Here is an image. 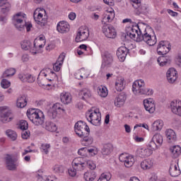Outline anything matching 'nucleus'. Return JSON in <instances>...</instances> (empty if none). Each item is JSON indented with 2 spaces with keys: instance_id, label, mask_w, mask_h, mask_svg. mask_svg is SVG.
Wrapping results in <instances>:
<instances>
[{
  "instance_id": "nucleus-1",
  "label": "nucleus",
  "mask_w": 181,
  "mask_h": 181,
  "mask_svg": "<svg viewBox=\"0 0 181 181\" xmlns=\"http://www.w3.org/2000/svg\"><path fill=\"white\" fill-rule=\"evenodd\" d=\"M74 129L76 135L79 136V138H83V142L85 146H88V145H91L93 142V137L90 136V127L84 123L83 121H78L75 124Z\"/></svg>"
},
{
  "instance_id": "nucleus-2",
  "label": "nucleus",
  "mask_w": 181,
  "mask_h": 181,
  "mask_svg": "<svg viewBox=\"0 0 181 181\" xmlns=\"http://www.w3.org/2000/svg\"><path fill=\"white\" fill-rule=\"evenodd\" d=\"M140 36L138 42H145L148 46H155L158 42L156 35L153 33V30L145 25H140Z\"/></svg>"
},
{
  "instance_id": "nucleus-3",
  "label": "nucleus",
  "mask_w": 181,
  "mask_h": 181,
  "mask_svg": "<svg viewBox=\"0 0 181 181\" xmlns=\"http://www.w3.org/2000/svg\"><path fill=\"white\" fill-rule=\"evenodd\" d=\"M25 16L26 15L22 13V12L17 13L13 16L12 22L17 30L22 32L25 30V28L27 32H30V28H32V23L24 21Z\"/></svg>"
},
{
  "instance_id": "nucleus-4",
  "label": "nucleus",
  "mask_w": 181,
  "mask_h": 181,
  "mask_svg": "<svg viewBox=\"0 0 181 181\" xmlns=\"http://www.w3.org/2000/svg\"><path fill=\"white\" fill-rule=\"evenodd\" d=\"M27 117L37 127L45 124V114L39 109H28L27 110Z\"/></svg>"
},
{
  "instance_id": "nucleus-5",
  "label": "nucleus",
  "mask_w": 181,
  "mask_h": 181,
  "mask_svg": "<svg viewBox=\"0 0 181 181\" xmlns=\"http://www.w3.org/2000/svg\"><path fill=\"white\" fill-rule=\"evenodd\" d=\"M87 119L90 124L95 125V127H99L101 124V112L98 109H94L92 107L86 113Z\"/></svg>"
},
{
  "instance_id": "nucleus-6",
  "label": "nucleus",
  "mask_w": 181,
  "mask_h": 181,
  "mask_svg": "<svg viewBox=\"0 0 181 181\" xmlns=\"http://www.w3.org/2000/svg\"><path fill=\"white\" fill-rule=\"evenodd\" d=\"M62 111L64 113L66 112V110L63 108V105L57 103L52 105V107L49 108V110L47 112L48 116L52 119H56L59 114L62 113Z\"/></svg>"
},
{
  "instance_id": "nucleus-7",
  "label": "nucleus",
  "mask_w": 181,
  "mask_h": 181,
  "mask_svg": "<svg viewBox=\"0 0 181 181\" xmlns=\"http://www.w3.org/2000/svg\"><path fill=\"white\" fill-rule=\"evenodd\" d=\"M13 119L12 117V112L9 110V107L7 106L0 107V121L3 124H7V122H11Z\"/></svg>"
},
{
  "instance_id": "nucleus-8",
  "label": "nucleus",
  "mask_w": 181,
  "mask_h": 181,
  "mask_svg": "<svg viewBox=\"0 0 181 181\" xmlns=\"http://www.w3.org/2000/svg\"><path fill=\"white\" fill-rule=\"evenodd\" d=\"M102 23L104 24L102 28L103 32L106 37H108L109 39H115V37H117V31H115L114 26L110 24H105L104 21H103Z\"/></svg>"
},
{
  "instance_id": "nucleus-9",
  "label": "nucleus",
  "mask_w": 181,
  "mask_h": 181,
  "mask_svg": "<svg viewBox=\"0 0 181 181\" xmlns=\"http://www.w3.org/2000/svg\"><path fill=\"white\" fill-rule=\"evenodd\" d=\"M170 42L166 40H162L158 43L157 47V53L161 56H165V54H168L169 52H170Z\"/></svg>"
},
{
  "instance_id": "nucleus-10",
  "label": "nucleus",
  "mask_w": 181,
  "mask_h": 181,
  "mask_svg": "<svg viewBox=\"0 0 181 181\" xmlns=\"http://www.w3.org/2000/svg\"><path fill=\"white\" fill-rule=\"evenodd\" d=\"M37 15V17H36ZM34 19L37 25L40 26H45V24L47 22V16H46V11L45 9H41V12L37 13V11L34 12Z\"/></svg>"
},
{
  "instance_id": "nucleus-11",
  "label": "nucleus",
  "mask_w": 181,
  "mask_h": 181,
  "mask_svg": "<svg viewBox=\"0 0 181 181\" xmlns=\"http://www.w3.org/2000/svg\"><path fill=\"white\" fill-rule=\"evenodd\" d=\"M119 160L124 163L126 168H131L135 163V158H134L133 156H129L127 153H122L119 156Z\"/></svg>"
},
{
  "instance_id": "nucleus-12",
  "label": "nucleus",
  "mask_w": 181,
  "mask_h": 181,
  "mask_svg": "<svg viewBox=\"0 0 181 181\" xmlns=\"http://www.w3.org/2000/svg\"><path fill=\"white\" fill-rule=\"evenodd\" d=\"M72 168L77 170H84L86 168V160L83 157H77L72 161Z\"/></svg>"
},
{
  "instance_id": "nucleus-13",
  "label": "nucleus",
  "mask_w": 181,
  "mask_h": 181,
  "mask_svg": "<svg viewBox=\"0 0 181 181\" xmlns=\"http://www.w3.org/2000/svg\"><path fill=\"white\" fill-rule=\"evenodd\" d=\"M127 93L121 92L119 93L115 99V105L118 108H121V107H124L125 104V101H127Z\"/></svg>"
},
{
  "instance_id": "nucleus-14",
  "label": "nucleus",
  "mask_w": 181,
  "mask_h": 181,
  "mask_svg": "<svg viewBox=\"0 0 181 181\" xmlns=\"http://www.w3.org/2000/svg\"><path fill=\"white\" fill-rule=\"evenodd\" d=\"M88 36H90V31H88V29L82 30V28H80L78 31L75 40L77 42H84V40H87V39H88Z\"/></svg>"
},
{
  "instance_id": "nucleus-15",
  "label": "nucleus",
  "mask_w": 181,
  "mask_h": 181,
  "mask_svg": "<svg viewBox=\"0 0 181 181\" xmlns=\"http://www.w3.org/2000/svg\"><path fill=\"white\" fill-rule=\"evenodd\" d=\"M172 112L181 117V100H174L170 103Z\"/></svg>"
},
{
  "instance_id": "nucleus-16",
  "label": "nucleus",
  "mask_w": 181,
  "mask_h": 181,
  "mask_svg": "<svg viewBox=\"0 0 181 181\" xmlns=\"http://www.w3.org/2000/svg\"><path fill=\"white\" fill-rule=\"evenodd\" d=\"M103 62L102 64V67H110L114 62V58L112 54L108 52H105L103 56Z\"/></svg>"
},
{
  "instance_id": "nucleus-17",
  "label": "nucleus",
  "mask_w": 181,
  "mask_h": 181,
  "mask_svg": "<svg viewBox=\"0 0 181 181\" xmlns=\"http://www.w3.org/2000/svg\"><path fill=\"white\" fill-rule=\"evenodd\" d=\"M168 83L173 84L177 80V71L174 68L169 69L166 74Z\"/></svg>"
},
{
  "instance_id": "nucleus-18",
  "label": "nucleus",
  "mask_w": 181,
  "mask_h": 181,
  "mask_svg": "<svg viewBox=\"0 0 181 181\" xmlns=\"http://www.w3.org/2000/svg\"><path fill=\"white\" fill-rule=\"evenodd\" d=\"M4 160L8 170H16L17 165L15 164V160L12 158V156L7 154Z\"/></svg>"
},
{
  "instance_id": "nucleus-19",
  "label": "nucleus",
  "mask_w": 181,
  "mask_h": 181,
  "mask_svg": "<svg viewBox=\"0 0 181 181\" xmlns=\"http://www.w3.org/2000/svg\"><path fill=\"white\" fill-rule=\"evenodd\" d=\"M133 7L136 9V15H138L139 16H142V15L145 16L148 15V6H146V4H141L140 3L139 6L133 5Z\"/></svg>"
},
{
  "instance_id": "nucleus-20",
  "label": "nucleus",
  "mask_w": 181,
  "mask_h": 181,
  "mask_svg": "<svg viewBox=\"0 0 181 181\" xmlns=\"http://www.w3.org/2000/svg\"><path fill=\"white\" fill-rule=\"evenodd\" d=\"M57 30L59 33H67L70 30V25L66 21H60L57 25Z\"/></svg>"
},
{
  "instance_id": "nucleus-21",
  "label": "nucleus",
  "mask_w": 181,
  "mask_h": 181,
  "mask_svg": "<svg viewBox=\"0 0 181 181\" xmlns=\"http://www.w3.org/2000/svg\"><path fill=\"white\" fill-rule=\"evenodd\" d=\"M129 49L127 47H120L117 51V56L120 62H124L127 59V55Z\"/></svg>"
},
{
  "instance_id": "nucleus-22",
  "label": "nucleus",
  "mask_w": 181,
  "mask_h": 181,
  "mask_svg": "<svg viewBox=\"0 0 181 181\" xmlns=\"http://www.w3.org/2000/svg\"><path fill=\"white\" fill-rule=\"evenodd\" d=\"M137 156H139V158H148L153 153L152 152V149H149V148H138L136 151Z\"/></svg>"
},
{
  "instance_id": "nucleus-23",
  "label": "nucleus",
  "mask_w": 181,
  "mask_h": 181,
  "mask_svg": "<svg viewBox=\"0 0 181 181\" xmlns=\"http://www.w3.org/2000/svg\"><path fill=\"white\" fill-rule=\"evenodd\" d=\"M144 105L146 111H148L150 114L155 112V103L152 102V99H145L144 100Z\"/></svg>"
},
{
  "instance_id": "nucleus-24",
  "label": "nucleus",
  "mask_w": 181,
  "mask_h": 181,
  "mask_svg": "<svg viewBox=\"0 0 181 181\" xmlns=\"http://www.w3.org/2000/svg\"><path fill=\"white\" fill-rule=\"evenodd\" d=\"M132 91L135 95H152L153 94V90L145 88V86Z\"/></svg>"
},
{
  "instance_id": "nucleus-25",
  "label": "nucleus",
  "mask_w": 181,
  "mask_h": 181,
  "mask_svg": "<svg viewBox=\"0 0 181 181\" xmlns=\"http://www.w3.org/2000/svg\"><path fill=\"white\" fill-rule=\"evenodd\" d=\"M169 173L173 177H177L181 173L179 165L176 163H172L170 165Z\"/></svg>"
},
{
  "instance_id": "nucleus-26",
  "label": "nucleus",
  "mask_w": 181,
  "mask_h": 181,
  "mask_svg": "<svg viewBox=\"0 0 181 181\" xmlns=\"http://www.w3.org/2000/svg\"><path fill=\"white\" fill-rule=\"evenodd\" d=\"M165 136L168 144H175L177 141V137L176 136V133L173 129H168L165 132Z\"/></svg>"
},
{
  "instance_id": "nucleus-27",
  "label": "nucleus",
  "mask_w": 181,
  "mask_h": 181,
  "mask_svg": "<svg viewBox=\"0 0 181 181\" xmlns=\"http://www.w3.org/2000/svg\"><path fill=\"white\" fill-rule=\"evenodd\" d=\"M42 127L49 132H56L57 131V126H56V124L49 120L46 121Z\"/></svg>"
},
{
  "instance_id": "nucleus-28",
  "label": "nucleus",
  "mask_w": 181,
  "mask_h": 181,
  "mask_svg": "<svg viewBox=\"0 0 181 181\" xmlns=\"http://www.w3.org/2000/svg\"><path fill=\"white\" fill-rule=\"evenodd\" d=\"M141 26H146V24H137L136 26L132 28L131 31L127 32V33H133L136 35V42H138V37L141 36Z\"/></svg>"
},
{
  "instance_id": "nucleus-29",
  "label": "nucleus",
  "mask_w": 181,
  "mask_h": 181,
  "mask_svg": "<svg viewBox=\"0 0 181 181\" xmlns=\"http://www.w3.org/2000/svg\"><path fill=\"white\" fill-rule=\"evenodd\" d=\"M78 95L81 98V100L87 101L88 98H91V91H90L88 88H83L79 91Z\"/></svg>"
},
{
  "instance_id": "nucleus-30",
  "label": "nucleus",
  "mask_w": 181,
  "mask_h": 181,
  "mask_svg": "<svg viewBox=\"0 0 181 181\" xmlns=\"http://www.w3.org/2000/svg\"><path fill=\"white\" fill-rule=\"evenodd\" d=\"M60 100L63 104H70L71 103V95L67 92H63L60 95Z\"/></svg>"
},
{
  "instance_id": "nucleus-31",
  "label": "nucleus",
  "mask_w": 181,
  "mask_h": 181,
  "mask_svg": "<svg viewBox=\"0 0 181 181\" xmlns=\"http://www.w3.org/2000/svg\"><path fill=\"white\" fill-rule=\"evenodd\" d=\"M114 146L112 144H105L101 150V153L104 156L110 155V153L112 152Z\"/></svg>"
},
{
  "instance_id": "nucleus-32",
  "label": "nucleus",
  "mask_w": 181,
  "mask_h": 181,
  "mask_svg": "<svg viewBox=\"0 0 181 181\" xmlns=\"http://www.w3.org/2000/svg\"><path fill=\"white\" fill-rule=\"evenodd\" d=\"M157 62L161 67L163 66H168V64H170V59L168 57L161 56L159 57L157 59Z\"/></svg>"
},
{
  "instance_id": "nucleus-33",
  "label": "nucleus",
  "mask_w": 181,
  "mask_h": 181,
  "mask_svg": "<svg viewBox=\"0 0 181 181\" xmlns=\"http://www.w3.org/2000/svg\"><path fill=\"white\" fill-rule=\"evenodd\" d=\"M153 166V160L148 158L144 160H143L141 163V169H144V170H146L148 169H151Z\"/></svg>"
},
{
  "instance_id": "nucleus-34",
  "label": "nucleus",
  "mask_w": 181,
  "mask_h": 181,
  "mask_svg": "<svg viewBox=\"0 0 181 181\" xmlns=\"http://www.w3.org/2000/svg\"><path fill=\"white\" fill-rule=\"evenodd\" d=\"M170 151L172 153L173 158H179L181 153V147L180 146H173L170 148Z\"/></svg>"
},
{
  "instance_id": "nucleus-35",
  "label": "nucleus",
  "mask_w": 181,
  "mask_h": 181,
  "mask_svg": "<svg viewBox=\"0 0 181 181\" xmlns=\"http://www.w3.org/2000/svg\"><path fill=\"white\" fill-rule=\"evenodd\" d=\"M16 105L18 108H25V106L28 105V100H26V96L23 95L21 97H19L17 99Z\"/></svg>"
},
{
  "instance_id": "nucleus-36",
  "label": "nucleus",
  "mask_w": 181,
  "mask_h": 181,
  "mask_svg": "<svg viewBox=\"0 0 181 181\" xmlns=\"http://www.w3.org/2000/svg\"><path fill=\"white\" fill-rule=\"evenodd\" d=\"M115 88L117 91H122L125 88V79L120 78L115 83Z\"/></svg>"
},
{
  "instance_id": "nucleus-37",
  "label": "nucleus",
  "mask_w": 181,
  "mask_h": 181,
  "mask_svg": "<svg viewBox=\"0 0 181 181\" xmlns=\"http://www.w3.org/2000/svg\"><path fill=\"white\" fill-rule=\"evenodd\" d=\"M143 87H145V81L142 79L137 80L132 85V91L139 90L140 88H143Z\"/></svg>"
},
{
  "instance_id": "nucleus-38",
  "label": "nucleus",
  "mask_w": 181,
  "mask_h": 181,
  "mask_svg": "<svg viewBox=\"0 0 181 181\" xmlns=\"http://www.w3.org/2000/svg\"><path fill=\"white\" fill-rule=\"evenodd\" d=\"M163 128V121L156 120L155 121L151 126L152 131H160Z\"/></svg>"
},
{
  "instance_id": "nucleus-39",
  "label": "nucleus",
  "mask_w": 181,
  "mask_h": 181,
  "mask_svg": "<svg viewBox=\"0 0 181 181\" xmlns=\"http://www.w3.org/2000/svg\"><path fill=\"white\" fill-rule=\"evenodd\" d=\"M64 61V56L60 55L57 59V63L53 65L54 71H60V66H62L63 62Z\"/></svg>"
},
{
  "instance_id": "nucleus-40",
  "label": "nucleus",
  "mask_w": 181,
  "mask_h": 181,
  "mask_svg": "<svg viewBox=\"0 0 181 181\" xmlns=\"http://www.w3.org/2000/svg\"><path fill=\"white\" fill-rule=\"evenodd\" d=\"M95 177H97V175H95V172L94 171L85 173L83 175V179L86 181H93Z\"/></svg>"
},
{
  "instance_id": "nucleus-41",
  "label": "nucleus",
  "mask_w": 181,
  "mask_h": 181,
  "mask_svg": "<svg viewBox=\"0 0 181 181\" xmlns=\"http://www.w3.org/2000/svg\"><path fill=\"white\" fill-rule=\"evenodd\" d=\"M16 73V70L13 68H10L6 69L2 74V78H6V77H12V76H15Z\"/></svg>"
},
{
  "instance_id": "nucleus-42",
  "label": "nucleus",
  "mask_w": 181,
  "mask_h": 181,
  "mask_svg": "<svg viewBox=\"0 0 181 181\" xmlns=\"http://www.w3.org/2000/svg\"><path fill=\"white\" fill-rule=\"evenodd\" d=\"M1 13H8L9 11H11V8H12V6L9 2H5L4 1V4L1 6Z\"/></svg>"
},
{
  "instance_id": "nucleus-43",
  "label": "nucleus",
  "mask_w": 181,
  "mask_h": 181,
  "mask_svg": "<svg viewBox=\"0 0 181 181\" xmlns=\"http://www.w3.org/2000/svg\"><path fill=\"white\" fill-rule=\"evenodd\" d=\"M152 139L153 141H155L158 146L160 147L162 146V144H163V137L159 134H156L153 136Z\"/></svg>"
},
{
  "instance_id": "nucleus-44",
  "label": "nucleus",
  "mask_w": 181,
  "mask_h": 181,
  "mask_svg": "<svg viewBox=\"0 0 181 181\" xmlns=\"http://www.w3.org/2000/svg\"><path fill=\"white\" fill-rule=\"evenodd\" d=\"M98 93L100 97L105 98L108 95V92L107 91V88L105 86H100L98 88Z\"/></svg>"
},
{
  "instance_id": "nucleus-45",
  "label": "nucleus",
  "mask_w": 181,
  "mask_h": 181,
  "mask_svg": "<svg viewBox=\"0 0 181 181\" xmlns=\"http://www.w3.org/2000/svg\"><path fill=\"white\" fill-rule=\"evenodd\" d=\"M6 134L7 135V136H8V138H10V139H11V141H16L17 138H18V134H16V132L13 130L11 129H8L6 131Z\"/></svg>"
},
{
  "instance_id": "nucleus-46",
  "label": "nucleus",
  "mask_w": 181,
  "mask_h": 181,
  "mask_svg": "<svg viewBox=\"0 0 181 181\" xmlns=\"http://www.w3.org/2000/svg\"><path fill=\"white\" fill-rule=\"evenodd\" d=\"M147 148L152 150V152L153 153V151H156L158 148H160L155 141L152 139L151 141L147 145Z\"/></svg>"
},
{
  "instance_id": "nucleus-47",
  "label": "nucleus",
  "mask_w": 181,
  "mask_h": 181,
  "mask_svg": "<svg viewBox=\"0 0 181 181\" xmlns=\"http://www.w3.org/2000/svg\"><path fill=\"white\" fill-rule=\"evenodd\" d=\"M18 128L21 129V131H26L28 128H29V124L26 120H21L19 122Z\"/></svg>"
},
{
  "instance_id": "nucleus-48",
  "label": "nucleus",
  "mask_w": 181,
  "mask_h": 181,
  "mask_svg": "<svg viewBox=\"0 0 181 181\" xmlns=\"http://www.w3.org/2000/svg\"><path fill=\"white\" fill-rule=\"evenodd\" d=\"M34 47L35 49H39L40 50V49L45 47V43L40 42V40H37V38H36L34 40Z\"/></svg>"
},
{
  "instance_id": "nucleus-49",
  "label": "nucleus",
  "mask_w": 181,
  "mask_h": 181,
  "mask_svg": "<svg viewBox=\"0 0 181 181\" xmlns=\"http://www.w3.org/2000/svg\"><path fill=\"white\" fill-rule=\"evenodd\" d=\"M21 46L23 50H29V49H30V42L28 40L22 41Z\"/></svg>"
},
{
  "instance_id": "nucleus-50",
  "label": "nucleus",
  "mask_w": 181,
  "mask_h": 181,
  "mask_svg": "<svg viewBox=\"0 0 181 181\" xmlns=\"http://www.w3.org/2000/svg\"><path fill=\"white\" fill-rule=\"evenodd\" d=\"M87 151L91 156H95L98 153V150L95 147H87Z\"/></svg>"
},
{
  "instance_id": "nucleus-51",
  "label": "nucleus",
  "mask_w": 181,
  "mask_h": 181,
  "mask_svg": "<svg viewBox=\"0 0 181 181\" xmlns=\"http://www.w3.org/2000/svg\"><path fill=\"white\" fill-rule=\"evenodd\" d=\"M42 152H45V155L49 153V150L50 149V144H42L40 148Z\"/></svg>"
},
{
  "instance_id": "nucleus-52",
  "label": "nucleus",
  "mask_w": 181,
  "mask_h": 181,
  "mask_svg": "<svg viewBox=\"0 0 181 181\" xmlns=\"http://www.w3.org/2000/svg\"><path fill=\"white\" fill-rule=\"evenodd\" d=\"M87 147H83L78 149V154L81 156H87Z\"/></svg>"
},
{
  "instance_id": "nucleus-53",
  "label": "nucleus",
  "mask_w": 181,
  "mask_h": 181,
  "mask_svg": "<svg viewBox=\"0 0 181 181\" xmlns=\"http://www.w3.org/2000/svg\"><path fill=\"white\" fill-rule=\"evenodd\" d=\"M2 88H9L11 87V82L6 79H3L1 83Z\"/></svg>"
},
{
  "instance_id": "nucleus-54",
  "label": "nucleus",
  "mask_w": 181,
  "mask_h": 181,
  "mask_svg": "<svg viewBox=\"0 0 181 181\" xmlns=\"http://www.w3.org/2000/svg\"><path fill=\"white\" fill-rule=\"evenodd\" d=\"M54 170L57 173H63V172H64V168L62 165H55Z\"/></svg>"
},
{
  "instance_id": "nucleus-55",
  "label": "nucleus",
  "mask_w": 181,
  "mask_h": 181,
  "mask_svg": "<svg viewBox=\"0 0 181 181\" xmlns=\"http://www.w3.org/2000/svg\"><path fill=\"white\" fill-rule=\"evenodd\" d=\"M21 136L23 139H28V138L30 136V132L29 130H23Z\"/></svg>"
},
{
  "instance_id": "nucleus-56",
  "label": "nucleus",
  "mask_w": 181,
  "mask_h": 181,
  "mask_svg": "<svg viewBox=\"0 0 181 181\" xmlns=\"http://www.w3.org/2000/svg\"><path fill=\"white\" fill-rule=\"evenodd\" d=\"M36 78L30 74H27V83H35Z\"/></svg>"
},
{
  "instance_id": "nucleus-57",
  "label": "nucleus",
  "mask_w": 181,
  "mask_h": 181,
  "mask_svg": "<svg viewBox=\"0 0 181 181\" xmlns=\"http://www.w3.org/2000/svg\"><path fill=\"white\" fill-rule=\"evenodd\" d=\"M111 179L110 176H107L105 174H102L98 181H108Z\"/></svg>"
},
{
  "instance_id": "nucleus-58",
  "label": "nucleus",
  "mask_w": 181,
  "mask_h": 181,
  "mask_svg": "<svg viewBox=\"0 0 181 181\" xmlns=\"http://www.w3.org/2000/svg\"><path fill=\"white\" fill-rule=\"evenodd\" d=\"M69 176H71L72 177H74L76 175H77V170L74 168V167H72V168L69 169L68 170Z\"/></svg>"
},
{
  "instance_id": "nucleus-59",
  "label": "nucleus",
  "mask_w": 181,
  "mask_h": 181,
  "mask_svg": "<svg viewBox=\"0 0 181 181\" xmlns=\"http://www.w3.org/2000/svg\"><path fill=\"white\" fill-rule=\"evenodd\" d=\"M18 78L23 83L27 81V74H18Z\"/></svg>"
},
{
  "instance_id": "nucleus-60",
  "label": "nucleus",
  "mask_w": 181,
  "mask_h": 181,
  "mask_svg": "<svg viewBox=\"0 0 181 181\" xmlns=\"http://www.w3.org/2000/svg\"><path fill=\"white\" fill-rule=\"evenodd\" d=\"M86 165L88 166V168H89V169H90L91 170H94V169H95L96 165L94 163H93V161H88L86 163Z\"/></svg>"
},
{
  "instance_id": "nucleus-61",
  "label": "nucleus",
  "mask_w": 181,
  "mask_h": 181,
  "mask_svg": "<svg viewBox=\"0 0 181 181\" xmlns=\"http://www.w3.org/2000/svg\"><path fill=\"white\" fill-rule=\"evenodd\" d=\"M77 15L76 14V13L74 12H71L68 18L69 19H70V21H74V19H76Z\"/></svg>"
},
{
  "instance_id": "nucleus-62",
  "label": "nucleus",
  "mask_w": 181,
  "mask_h": 181,
  "mask_svg": "<svg viewBox=\"0 0 181 181\" xmlns=\"http://www.w3.org/2000/svg\"><path fill=\"white\" fill-rule=\"evenodd\" d=\"M103 2L106 4V5L114 6V0H103Z\"/></svg>"
},
{
  "instance_id": "nucleus-63",
  "label": "nucleus",
  "mask_w": 181,
  "mask_h": 181,
  "mask_svg": "<svg viewBox=\"0 0 181 181\" xmlns=\"http://www.w3.org/2000/svg\"><path fill=\"white\" fill-rule=\"evenodd\" d=\"M168 13H169V15H170L171 16H173V17H176L178 15L177 12H175L170 9L168 10Z\"/></svg>"
},
{
  "instance_id": "nucleus-64",
  "label": "nucleus",
  "mask_w": 181,
  "mask_h": 181,
  "mask_svg": "<svg viewBox=\"0 0 181 181\" xmlns=\"http://www.w3.org/2000/svg\"><path fill=\"white\" fill-rule=\"evenodd\" d=\"M38 176V179L37 181H49V178L45 177V179L43 178L42 176H40V175H37Z\"/></svg>"
}]
</instances>
